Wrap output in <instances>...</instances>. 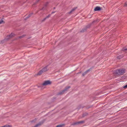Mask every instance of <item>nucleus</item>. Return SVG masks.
Here are the masks:
<instances>
[{
	"instance_id": "nucleus-1",
	"label": "nucleus",
	"mask_w": 127,
	"mask_h": 127,
	"mask_svg": "<svg viewBox=\"0 0 127 127\" xmlns=\"http://www.w3.org/2000/svg\"><path fill=\"white\" fill-rule=\"evenodd\" d=\"M126 70L124 68L119 69L115 70L114 73L117 75H121L126 72Z\"/></svg>"
},
{
	"instance_id": "nucleus-2",
	"label": "nucleus",
	"mask_w": 127,
	"mask_h": 127,
	"mask_svg": "<svg viewBox=\"0 0 127 127\" xmlns=\"http://www.w3.org/2000/svg\"><path fill=\"white\" fill-rule=\"evenodd\" d=\"M49 69L48 68V66H45L41 70H40L38 72L37 74V75H40L42 74L46 71H47Z\"/></svg>"
},
{
	"instance_id": "nucleus-3",
	"label": "nucleus",
	"mask_w": 127,
	"mask_h": 127,
	"mask_svg": "<svg viewBox=\"0 0 127 127\" xmlns=\"http://www.w3.org/2000/svg\"><path fill=\"white\" fill-rule=\"evenodd\" d=\"M70 88V87L69 86L66 87L64 90L59 92L58 93V95H63L65 92L67 91Z\"/></svg>"
},
{
	"instance_id": "nucleus-4",
	"label": "nucleus",
	"mask_w": 127,
	"mask_h": 127,
	"mask_svg": "<svg viewBox=\"0 0 127 127\" xmlns=\"http://www.w3.org/2000/svg\"><path fill=\"white\" fill-rule=\"evenodd\" d=\"M51 84V82L49 80H47L44 81L42 84V85L46 86L47 85H50Z\"/></svg>"
},
{
	"instance_id": "nucleus-5",
	"label": "nucleus",
	"mask_w": 127,
	"mask_h": 127,
	"mask_svg": "<svg viewBox=\"0 0 127 127\" xmlns=\"http://www.w3.org/2000/svg\"><path fill=\"white\" fill-rule=\"evenodd\" d=\"M92 24H90L89 25H87L86 27L83 28V29H82V30H81L80 31V32H84L86 31V30L87 28H90V27L91 26V25Z\"/></svg>"
},
{
	"instance_id": "nucleus-6",
	"label": "nucleus",
	"mask_w": 127,
	"mask_h": 127,
	"mask_svg": "<svg viewBox=\"0 0 127 127\" xmlns=\"http://www.w3.org/2000/svg\"><path fill=\"white\" fill-rule=\"evenodd\" d=\"M15 34L13 33H12L9 35H8L6 37V39L8 40L9 39L12 38V37L14 36Z\"/></svg>"
},
{
	"instance_id": "nucleus-7",
	"label": "nucleus",
	"mask_w": 127,
	"mask_h": 127,
	"mask_svg": "<svg viewBox=\"0 0 127 127\" xmlns=\"http://www.w3.org/2000/svg\"><path fill=\"white\" fill-rule=\"evenodd\" d=\"M77 8V7H75L74 8L69 12H68V13L69 14H71L76 10Z\"/></svg>"
},
{
	"instance_id": "nucleus-8",
	"label": "nucleus",
	"mask_w": 127,
	"mask_h": 127,
	"mask_svg": "<svg viewBox=\"0 0 127 127\" xmlns=\"http://www.w3.org/2000/svg\"><path fill=\"white\" fill-rule=\"evenodd\" d=\"M101 8L99 6H96L94 9V10L95 11H98L101 10Z\"/></svg>"
},
{
	"instance_id": "nucleus-9",
	"label": "nucleus",
	"mask_w": 127,
	"mask_h": 127,
	"mask_svg": "<svg viewBox=\"0 0 127 127\" xmlns=\"http://www.w3.org/2000/svg\"><path fill=\"white\" fill-rule=\"evenodd\" d=\"M44 122H41L39 123L38 124H36L34 127H37L38 126L41 125V124H43L44 123Z\"/></svg>"
},
{
	"instance_id": "nucleus-10",
	"label": "nucleus",
	"mask_w": 127,
	"mask_h": 127,
	"mask_svg": "<svg viewBox=\"0 0 127 127\" xmlns=\"http://www.w3.org/2000/svg\"><path fill=\"white\" fill-rule=\"evenodd\" d=\"M90 71V69H88L84 73H83L82 74V76H84V75L87 74Z\"/></svg>"
},
{
	"instance_id": "nucleus-11",
	"label": "nucleus",
	"mask_w": 127,
	"mask_h": 127,
	"mask_svg": "<svg viewBox=\"0 0 127 127\" xmlns=\"http://www.w3.org/2000/svg\"><path fill=\"white\" fill-rule=\"evenodd\" d=\"M84 122V121H80L77 122L75 123H74L72 124L73 125H75L77 124H79L80 123H83Z\"/></svg>"
},
{
	"instance_id": "nucleus-12",
	"label": "nucleus",
	"mask_w": 127,
	"mask_h": 127,
	"mask_svg": "<svg viewBox=\"0 0 127 127\" xmlns=\"http://www.w3.org/2000/svg\"><path fill=\"white\" fill-rule=\"evenodd\" d=\"M12 126L11 125H6L3 126H2L1 127H12Z\"/></svg>"
},
{
	"instance_id": "nucleus-13",
	"label": "nucleus",
	"mask_w": 127,
	"mask_h": 127,
	"mask_svg": "<svg viewBox=\"0 0 127 127\" xmlns=\"http://www.w3.org/2000/svg\"><path fill=\"white\" fill-rule=\"evenodd\" d=\"M123 57V55H119L118 56L117 59H120L122 58Z\"/></svg>"
},
{
	"instance_id": "nucleus-14",
	"label": "nucleus",
	"mask_w": 127,
	"mask_h": 127,
	"mask_svg": "<svg viewBox=\"0 0 127 127\" xmlns=\"http://www.w3.org/2000/svg\"><path fill=\"white\" fill-rule=\"evenodd\" d=\"M32 14V13L28 15L27 17L25 19V20H26L27 19L29 18Z\"/></svg>"
},
{
	"instance_id": "nucleus-15",
	"label": "nucleus",
	"mask_w": 127,
	"mask_h": 127,
	"mask_svg": "<svg viewBox=\"0 0 127 127\" xmlns=\"http://www.w3.org/2000/svg\"><path fill=\"white\" fill-rule=\"evenodd\" d=\"M5 22L1 19V20L0 21V24H4Z\"/></svg>"
},
{
	"instance_id": "nucleus-16",
	"label": "nucleus",
	"mask_w": 127,
	"mask_h": 127,
	"mask_svg": "<svg viewBox=\"0 0 127 127\" xmlns=\"http://www.w3.org/2000/svg\"><path fill=\"white\" fill-rule=\"evenodd\" d=\"M123 51H124L125 52H127V48L125 49L124 48H123L122 50Z\"/></svg>"
},
{
	"instance_id": "nucleus-17",
	"label": "nucleus",
	"mask_w": 127,
	"mask_h": 127,
	"mask_svg": "<svg viewBox=\"0 0 127 127\" xmlns=\"http://www.w3.org/2000/svg\"><path fill=\"white\" fill-rule=\"evenodd\" d=\"M46 7L47 6H45L44 5L43 7L41 9V10H44L46 8Z\"/></svg>"
},
{
	"instance_id": "nucleus-18",
	"label": "nucleus",
	"mask_w": 127,
	"mask_h": 127,
	"mask_svg": "<svg viewBox=\"0 0 127 127\" xmlns=\"http://www.w3.org/2000/svg\"><path fill=\"white\" fill-rule=\"evenodd\" d=\"M88 115V114L87 113H84V114H83L82 117H84V116H86Z\"/></svg>"
},
{
	"instance_id": "nucleus-19",
	"label": "nucleus",
	"mask_w": 127,
	"mask_h": 127,
	"mask_svg": "<svg viewBox=\"0 0 127 127\" xmlns=\"http://www.w3.org/2000/svg\"><path fill=\"white\" fill-rule=\"evenodd\" d=\"M64 124H62V125H59L57 126H58V127H63V126H64Z\"/></svg>"
},
{
	"instance_id": "nucleus-20",
	"label": "nucleus",
	"mask_w": 127,
	"mask_h": 127,
	"mask_svg": "<svg viewBox=\"0 0 127 127\" xmlns=\"http://www.w3.org/2000/svg\"><path fill=\"white\" fill-rule=\"evenodd\" d=\"M124 6L125 7H127V1L126 2L124 5Z\"/></svg>"
},
{
	"instance_id": "nucleus-21",
	"label": "nucleus",
	"mask_w": 127,
	"mask_h": 127,
	"mask_svg": "<svg viewBox=\"0 0 127 127\" xmlns=\"http://www.w3.org/2000/svg\"><path fill=\"white\" fill-rule=\"evenodd\" d=\"M25 36V35H23L22 36H20L19 37V38H21Z\"/></svg>"
},
{
	"instance_id": "nucleus-22",
	"label": "nucleus",
	"mask_w": 127,
	"mask_h": 127,
	"mask_svg": "<svg viewBox=\"0 0 127 127\" xmlns=\"http://www.w3.org/2000/svg\"><path fill=\"white\" fill-rule=\"evenodd\" d=\"M48 2H47V3H46L45 4H44V5L45 6H47V5L48 4Z\"/></svg>"
},
{
	"instance_id": "nucleus-23",
	"label": "nucleus",
	"mask_w": 127,
	"mask_h": 127,
	"mask_svg": "<svg viewBox=\"0 0 127 127\" xmlns=\"http://www.w3.org/2000/svg\"><path fill=\"white\" fill-rule=\"evenodd\" d=\"M47 18L46 17L45 18H44V19L43 20H42V21L43 22V21H44Z\"/></svg>"
},
{
	"instance_id": "nucleus-24",
	"label": "nucleus",
	"mask_w": 127,
	"mask_h": 127,
	"mask_svg": "<svg viewBox=\"0 0 127 127\" xmlns=\"http://www.w3.org/2000/svg\"><path fill=\"white\" fill-rule=\"evenodd\" d=\"M51 16V15L50 14H49L48 16H47L46 17L47 18H48L49 17Z\"/></svg>"
},
{
	"instance_id": "nucleus-25",
	"label": "nucleus",
	"mask_w": 127,
	"mask_h": 127,
	"mask_svg": "<svg viewBox=\"0 0 127 127\" xmlns=\"http://www.w3.org/2000/svg\"><path fill=\"white\" fill-rule=\"evenodd\" d=\"M124 88H127V85H126L125 86H124Z\"/></svg>"
},
{
	"instance_id": "nucleus-26",
	"label": "nucleus",
	"mask_w": 127,
	"mask_h": 127,
	"mask_svg": "<svg viewBox=\"0 0 127 127\" xmlns=\"http://www.w3.org/2000/svg\"><path fill=\"white\" fill-rule=\"evenodd\" d=\"M96 21L95 20L92 23H94Z\"/></svg>"
},
{
	"instance_id": "nucleus-27",
	"label": "nucleus",
	"mask_w": 127,
	"mask_h": 127,
	"mask_svg": "<svg viewBox=\"0 0 127 127\" xmlns=\"http://www.w3.org/2000/svg\"><path fill=\"white\" fill-rule=\"evenodd\" d=\"M55 12V11H53L52 12V14H53Z\"/></svg>"
},
{
	"instance_id": "nucleus-28",
	"label": "nucleus",
	"mask_w": 127,
	"mask_h": 127,
	"mask_svg": "<svg viewBox=\"0 0 127 127\" xmlns=\"http://www.w3.org/2000/svg\"><path fill=\"white\" fill-rule=\"evenodd\" d=\"M8 114H9V113H7V114H6L5 115V117H7V116H6V115H8Z\"/></svg>"
},
{
	"instance_id": "nucleus-29",
	"label": "nucleus",
	"mask_w": 127,
	"mask_h": 127,
	"mask_svg": "<svg viewBox=\"0 0 127 127\" xmlns=\"http://www.w3.org/2000/svg\"><path fill=\"white\" fill-rule=\"evenodd\" d=\"M81 73V72H78V73Z\"/></svg>"
},
{
	"instance_id": "nucleus-30",
	"label": "nucleus",
	"mask_w": 127,
	"mask_h": 127,
	"mask_svg": "<svg viewBox=\"0 0 127 127\" xmlns=\"http://www.w3.org/2000/svg\"><path fill=\"white\" fill-rule=\"evenodd\" d=\"M34 122L33 120H32V121H31V122Z\"/></svg>"
},
{
	"instance_id": "nucleus-31",
	"label": "nucleus",
	"mask_w": 127,
	"mask_h": 127,
	"mask_svg": "<svg viewBox=\"0 0 127 127\" xmlns=\"http://www.w3.org/2000/svg\"><path fill=\"white\" fill-rule=\"evenodd\" d=\"M55 7H54V9H55Z\"/></svg>"
},
{
	"instance_id": "nucleus-32",
	"label": "nucleus",
	"mask_w": 127,
	"mask_h": 127,
	"mask_svg": "<svg viewBox=\"0 0 127 127\" xmlns=\"http://www.w3.org/2000/svg\"><path fill=\"white\" fill-rule=\"evenodd\" d=\"M56 127H58V126H57Z\"/></svg>"
}]
</instances>
